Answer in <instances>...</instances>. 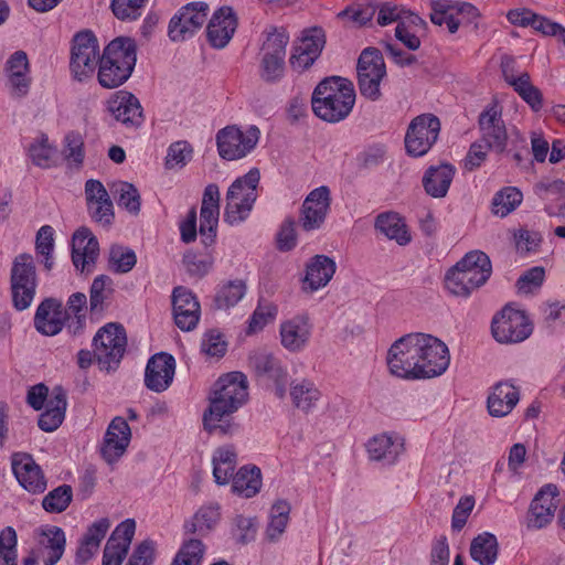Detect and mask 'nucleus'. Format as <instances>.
I'll use <instances>...</instances> for the list:
<instances>
[{
  "label": "nucleus",
  "mask_w": 565,
  "mask_h": 565,
  "mask_svg": "<svg viewBox=\"0 0 565 565\" xmlns=\"http://www.w3.org/2000/svg\"><path fill=\"white\" fill-rule=\"evenodd\" d=\"M248 399V381L242 372L221 376L209 395V407L203 413L204 429L213 436L231 437L239 433L241 426L234 414Z\"/></svg>",
  "instance_id": "1"
},
{
  "label": "nucleus",
  "mask_w": 565,
  "mask_h": 565,
  "mask_svg": "<svg viewBox=\"0 0 565 565\" xmlns=\"http://www.w3.org/2000/svg\"><path fill=\"white\" fill-rule=\"evenodd\" d=\"M355 97L351 81L341 76H330L316 86L311 96V108L319 119L337 124L349 117Z\"/></svg>",
  "instance_id": "2"
},
{
  "label": "nucleus",
  "mask_w": 565,
  "mask_h": 565,
  "mask_svg": "<svg viewBox=\"0 0 565 565\" xmlns=\"http://www.w3.org/2000/svg\"><path fill=\"white\" fill-rule=\"evenodd\" d=\"M136 51V42L130 38L119 36L108 43L99 58V85L113 89L126 83L137 62Z\"/></svg>",
  "instance_id": "3"
},
{
  "label": "nucleus",
  "mask_w": 565,
  "mask_h": 565,
  "mask_svg": "<svg viewBox=\"0 0 565 565\" xmlns=\"http://www.w3.org/2000/svg\"><path fill=\"white\" fill-rule=\"evenodd\" d=\"M491 273L489 256L481 250H472L447 271L445 286L454 296L468 297L487 282Z\"/></svg>",
  "instance_id": "4"
},
{
  "label": "nucleus",
  "mask_w": 565,
  "mask_h": 565,
  "mask_svg": "<svg viewBox=\"0 0 565 565\" xmlns=\"http://www.w3.org/2000/svg\"><path fill=\"white\" fill-rule=\"evenodd\" d=\"M259 76L266 83H277L285 75L286 46L289 34L284 28L270 26L264 31Z\"/></svg>",
  "instance_id": "5"
},
{
  "label": "nucleus",
  "mask_w": 565,
  "mask_h": 565,
  "mask_svg": "<svg viewBox=\"0 0 565 565\" xmlns=\"http://www.w3.org/2000/svg\"><path fill=\"white\" fill-rule=\"evenodd\" d=\"M38 287L36 268L31 254L22 253L14 257L10 269V289L13 307L23 311L28 309Z\"/></svg>",
  "instance_id": "6"
},
{
  "label": "nucleus",
  "mask_w": 565,
  "mask_h": 565,
  "mask_svg": "<svg viewBox=\"0 0 565 565\" xmlns=\"http://www.w3.org/2000/svg\"><path fill=\"white\" fill-rule=\"evenodd\" d=\"M127 347L125 328L119 323H107L93 339L94 358L99 367L114 371L118 367Z\"/></svg>",
  "instance_id": "7"
},
{
  "label": "nucleus",
  "mask_w": 565,
  "mask_h": 565,
  "mask_svg": "<svg viewBox=\"0 0 565 565\" xmlns=\"http://www.w3.org/2000/svg\"><path fill=\"white\" fill-rule=\"evenodd\" d=\"M533 332V323L523 310L507 305L491 321L493 339L501 344H516L525 341Z\"/></svg>",
  "instance_id": "8"
},
{
  "label": "nucleus",
  "mask_w": 565,
  "mask_h": 565,
  "mask_svg": "<svg viewBox=\"0 0 565 565\" xmlns=\"http://www.w3.org/2000/svg\"><path fill=\"white\" fill-rule=\"evenodd\" d=\"M99 45L90 31H82L74 35L71 46L70 70L75 79L83 82L90 78L99 66Z\"/></svg>",
  "instance_id": "9"
},
{
  "label": "nucleus",
  "mask_w": 565,
  "mask_h": 565,
  "mask_svg": "<svg viewBox=\"0 0 565 565\" xmlns=\"http://www.w3.org/2000/svg\"><path fill=\"white\" fill-rule=\"evenodd\" d=\"M418 334L409 333L396 340L387 353L390 372L401 379L419 380Z\"/></svg>",
  "instance_id": "10"
},
{
  "label": "nucleus",
  "mask_w": 565,
  "mask_h": 565,
  "mask_svg": "<svg viewBox=\"0 0 565 565\" xmlns=\"http://www.w3.org/2000/svg\"><path fill=\"white\" fill-rule=\"evenodd\" d=\"M356 73L361 95L370 100H377L381 97V82L386 75L381 51L375 47L364 49L358 60Z\"/></svg>",
  "instance_id": "11"
},
{
  "label": "nucleus",
  "mask_w": 565,
  "mask_h": 565,
  "mask_svg": "<svg viewBox=\"0 0 565 565\" xmlns=\"http://www.w3.org/2000/svg\"><path fill=\"white\" fill-rule=\"evenodd\" d=\"M30 143L28 156L32 163L42 169L58 167L67 162L68 167H79L84 160L83 143Z\"/></svg>",
  "instance_id": "12"
},
{
  "label": "nucleus",
  "mask_w": 565,
  "mask_h": 565,
  "mask_svg": "<svg viewBox=\"0 0 565 565\" xmlns=\"http://www.w3.org/2000/svg\"><path fill=\"white\" fill-rule=\"evenodd\" d=\"M418 334V355L420 379H431L441 375L449 366L450 356L447 345L439 339L426 334Z\"/></svg>",
  "instance_id": "13"
},
{
  "label": "nucleus",
  "mask_w": 565,
  "mask_h": 565,
  "mask_svg": "<svg viewBox=\"0 0 565 565\" xmlns=\"http://www.w3.org/2000/svg\"><path fill=\"white\" fill-rule=\"evenodd\" d=\"M207 4L191 2L182 7L170 20L169 38L173 42H183L198 32L206 21Z\"/></svg>",
  "instance_id": "14"
},
{
  "label": "nucleus",
  "mask_w": 565,
  "mask_h": 565,
  "mask_svg": "<svg viewBox=\"0 0 565 565\" xmlns=\"http://www.w3.org/2000/svg\"><path fill=\"white\" fill-rule=\"evenodd\" d=\"M331 196L327 185L313 189L305 199L299 215V226L305 232L318 231L330 211Z\"/></svg>",
  "instance_id": "15"
},
{
  "label": "nucleus",
  "mask_w": 565,
  "mask_h": 565,
  "mask_svg": "<svg viewBox=\"0 0 565 565\" xmlns=\"http://www.w3.org/2000/svg\"><path fill=\"white\" fill-rule=\"evenodd\" d=\"M313 324L308 313H298L279 326L281 345L291 353L303 351L312 335Z\"/></svg>",
  "instance_id": "16"
},
{
  "label": "nucleus",
  "mask_w": 565,
  "mask_h": 565,
  "mask_svg": "<svg viewBox=\"0 0 565 565\" xmlns=\"http://www.w3.org/2000/svg\"><path fill=\"white\" fill-rule=\"evenodd\" d=\"M557 487L548 483L540 489L530 504L526 516L529 529L540 530L550 524L558 505Z\"/></svg>",
  "instance_id": "17"
},
{
  "label": "nucleus",
  "mask_w": 565,
  "mask_h": 565,
  "mask_svg": "<svg viewBox=\"0 0 565 565\" xmlns=\"http://www.w3.org/2000/svg\"><path fill=\"white\" fill-rule=\"evenodd\" d=\"M173 318L182 331L193 330L201 317V307L195 295L183 286L175 287L172 292Z\"/></svg>",
  "instance_id": "18"
},
{
  "label": "nucleus",
  "mask_w": 565,
  "mask_h": 565,
  "mask_svg": "<svg viewBox=\"0 0 565 565\" xmlns=\"http://www.w3.org/2000/svg\"><path fill=\"white\" fill-rule=\"evenodd\" d=\"M12 472L19 484L30 493H42L47 482L41 467L31 455L18 452L11 458Z\"/></svg>",
  "instance_id": "19"
},
{
  "label": "nucleus",
  "mask_w": 565,
  "mask_h": 565,
  "mask_svg": "<svg viewBox=\"0 0 565 565\" xmlns=\"http://www.w3.org/2000/svg\"><path fill=\"white\" fill-rule=\"evenodd\" d=\"M67 327V312L61 300L55 298L44 299L36 308L34 327L43 335L53 337Z\"/></svg>",
  "instance_id": "20"
},
{
  "label": "nucleus",
  "mask_w": 565,
  "mask_h": 565,
  "mask_svg": "<svg viewBox=\"0 0 565 565\" xmlns=\"http://www.w3.org/2000/svg\"><path fill=\"white\" fill-rule=\"evenodd\" d=\"M110 115L127 128H137L143 121L142 107L139 99L126 90L116 92L107 102Z\"/></svg>",
  "instance_id": "21"
},
{
  "label": "nucleus",
  "mask_w": 565,
  "mask_h": 565,
  "mask_svg": "<svg viewBox=\"0 0 565 565\" xmlns=\"http://www.w3.org/2000/svg\"><path fill=\"white\" fill-rule=\"evenodd\" d=\"M85 196L92 218L104 226L111 225L115 218L114 205L104 184L98 180H87Z\"/></svg>",
  "instance_id": "22"
},
{
  "label": "nucleus",
  "mask_w": 565,
  "mask_h": 565,
  "mask_svg": "<svg viewBox=\"0 0 565 565\" xmlns=\"http://www.w3.org/2000/svg\"><path fill=\"white\" fill-rule=\"evenodd\" d=\"M514 60L504 57L501 63L504 81L513 87L518 95L534 110L539 111L543 107V96L541 90L531 83L529 73L522 72L516 75L513 71Z\"/></svg>",
  "instance_id": "23"
},
{
  "label": "nucleus",
  "mask_w": 565,
  "mask_h": 565,
  "mask_svg": "<svg viewBox=\"0 0 565 565\" xmlns=\"http://www.w3.org/2000/svg\"><path fill=\"white\" fill-rule=\"evenodd\" d=\"M175 371L174 358L166 352L151 356L145 371V385L147 388L161 393L172 383Z\"/></svg>",
  "instance_id": "24"
},
{
  "label": "nucleus",
  "mask_w": 565,
  "mask_h": 565,
  "mask_svg": "<svg viewBox=\"0 0 565 565\" xmlns=\"http://www.w3.org/2000/svg\"><path fill=\"white\" fill-rule=\"evenodd\" d=\"M131 439V430L122 417H115L107 427L102 446V456L108 463L116 462L125 452Z\"/></svg>",
  "instance_id": "25"
},
{
  "label": "nucleus",
  "mask_w": 565,
  "mask_h": 565,
  "mask_svg": "<svg viewBox=\"0 0 565 565\" xmlns=\"http://www.w3.org/2000/svg\"><path fill=\"white\" fill-rule=\"evenodd\" d=\"M99 254V244L92 232L78 228L72 238V262L77 270L90 273Z\"/></svg>",
  "instance_id": "26"
},
{
  "label": "nucleus",
  "mask_w": 565,
  "mask_h": 565,
  "mask_svg": "<svg viewBox=\"0 0 565 565\" xmlns=\"http://www.w3.org/2000/svg\"><path fill=\"white\" fill-rule=\"evenodd\" d=\"M520 401V388L510 381L494 384L487 398L488 412L492 417L509 415Z\"/></svg>",
  "instance_id": "27"
},
{
  "label": "nucleus",
  "mask_w": 565,
  "mask_h": 565,
  "mask_svg": "<svg viewBox=\"0 0 565 565\" xmlns=\"http://www.w3.org/2000/svg\"><path fill=\"white\" fill-rule=\"evenodd\" d=\"M237 26V20L233 10L228 7L218 9L212 15L207 29V40L215 49L225 47L232 39Z\"/></svg>",
  "instance_id": "28"
},
{
  "label": "nucleus",
  "mask_w": 565,
  "mask_h": 565,
  "mask_svg": "<svg viewBox=\"0 0 565 565\" xmlns=\"http://www.w3.org/2000/svg\"><path fill=\"white\" fill-rule=\"evenodd\" d=\"M456 168L448 162L429 166L423 175L422 184L427 195L434 199H443L447 195Z\"/></svg>",
  "instance_id": "29"
},
{
  "label": "nucleus",
  "mask_w": 565,
  "mask_h": 565,
  "mask_svg": "<svg viewBox=\"0 0 565 565\" xmlns=\"http://www.w3.org/2000/svg\"><path fill=\"white\" fill-rule=\"evenodd\" d=\"M8 87L11 95L22 97L28 94L31 78L29 76V60L23 51L14 52L6 64Z\"/></svg>",
  "instance_id": "30"
},
{
  "label": "nucleus",
  "mask_w": 565,
  "mask_h": 565,
  "mask_svg": "<svg viewBox=\"0 0 565 565\" xmlns=\"http://www.w3.org/2000/svg\"><path fill=\"white\" fill-rule=\"evenodd\" d=\"M337 269L335 262L326 255L313 256L306 266V276L302 280L305 291H317L332 279Z\"/></svg>",
  "instance_id": "31"
},
{
  "label": "nucleus",
  "mask_w": 565,
  "mask_h": 565,
  "mask_svg": "<svg viewBox=\"0 0 565 565\" xmlns=\"http://www.w3.org/2000/svg\"><path fill=\"white\" fill-rule=\"evenodd\" d=\"M366 450L371 460L391 466L403 452L404 444L396 435L380 434L367 441Z\"/></svg>",
  "instance_id": "32"
},
{
  "label": "nucleus",
  "mask_w": 565,
  "mask_h": 565,
  "mask_svg": "<svg viewBox=\"0 0 565 565\" xmlns=\"http://www.w3.org/2000/svg\"><path fill=\"white\" fill-rule=\"evenodd\" d=\"M66 407V392L62 386H55L46 402L44 412L39 416V428L46 433L56 430L65 418Z\"/></svg>",
  "instance_id": "33"
},
{
  "label": "nucleus",
  "mask_w": 565,
  "mask_h": 565,
  "mask_svg": "<svg viewBox=\"0 0 565 565\" xmlns=\"http://www.w3.org/2000/svg\"><path fill=\"white\" fill-rule=\"evenodd\" d=\"M38 552L47 551L42 555L43 565H55L63 556L66 545L64 531L55 525H50L41 530Z\"/></svg>",
  "instance_id": "34"
},
{
  "label": "nucleus",
  "mask_w": 565,
  "mask_h": 565,
  "mask_svg": "<svg viewBox=\"0 0 565 565\" xmlns=\"http://www.w3.org/2000/svg\"><path fill=\"white\" fill-rule=\"evenodd\" d=\"M440 120L433 114H422L409 122L404 141H437Z\"/></svg>",
  "instance_id": "35"
},
{
  "label": "nucleus",
  "mask_w": 565,
  "mask_h": 565,
  "mask_svg": "<svg viewBox=\"0 0 565 565\" xmlns=\"http://www.w3.org/2000/svg\"><path fill=\"white\" fill-rule=\"evenodd\" d=\"M374 227L387 238L396 241L398 245L403 246L411 242V235L403 218L395 212L380 213L375 218Z\"/></svg>",
  "instance_id": "36"
},
{
  "label": "nucleus",
  "mask_w": 565,
  "mask_h": 565,
  "mask_svg": "<svg viewBox=\"0 0 565 565\" xmlns=\"http://www.w3.org/2000/svg\"><path fill=\"white\" fill-rule=\"evenodd\" d=\"M237 188L235 185L232 191H227L226 193V205L224 209L223 220L231 226L238 225L243 223L249 216L254 203L257 199L253 192L247 194L245 200H241L237 196H233L234 190Z\"/></svg>",
  "instance_id": "37"
},
{
  "label": "nucleus",
  "mask_w": 565,
  "mask_h": 565,
  "mask_svg": "<svg viewBox=\"0 0 565 565\" xmlns=\"http://www.w3.org/2000/svg\"><path fill=\"white\" fill-rule=\"evenodd\" d=\"M249 365L259 376H267L273 381L287 379V369L281 361L266 351L255 352L249 356Z\"/></svg>",
  "instance_id": "38"
},
{
  "label": "nucleus",
  "mask_w": 565,
  "mask_h": 565,
  "mask_svg": "<svg viewBox=\"0 0 565 565\" xmlns=\"http://www.w3.org/2000/svg\"><path fill=\"white\" fill-rule=\"evenodd\" d=\"M232 492L244 497L253 498L262 487L260 469L256 466H244L232 477Z\"/></svg>",
  "instance_id": "39"
},
{
  "label": "nucleus",
  "mask_w": 565,
  "mask_h": 565,
  "mask_svg": "<svg viewBox=\"0 0 565 565\" xmlns=\"http://www.w3.org/2000/svg\"><path fill=\"white\" fill-rule=\"evenodd\" d=\"M499 544L494 534L483 532L470 545L471 558L480 565H493L498 558Z\"/></svg>",
  "instance_id": "40"
},
{
  "label": "nucleus",
  "mask_w": 565,
  "mask_h": 565,
  "mask_svg": "<svg viewBox=\"0 0 565 565\" xmlns=\"http://www.w3.org/2000/svg\"><path fill=\"white\" fill-rule=\"evenodd\" d=\"M290 397L298 409L309 413L321 397V393L309 380L294 381L290 384Z\"/></svg>",
  "instance_id": "41"
},
{
  "label": "nucleus",
  "mask_w": 565,
  "mask_h": 565,
  "mask_svg": "<svg viewBox=\"0 0 565 565\" xmlns=\"http://www.w3.org/2000/svg\"><path fill=\"white\" fill-rule=\"evenodd\" d=\"M237 456L231 447H221L215 450L212 458L213 477L218 486H225L235 475Z\"/></svg>",
  "instance_id": "42"
},
{
  "label": "nucleus",
  "mask_w": 565,
  "mask_h": 565,
  "mask_svg": "<svg viewBox=\"0 0 565 565\" xmlns=\"http://www.w3.org/2000/svg\"><path fill=\"white\" fill-rule=\"evenodd\" d=\"M479 126L483 141H505L509 138L501 114L495 106L480 114Z\"/></svg>",
  "instance_id": "43"
},
{
  "label": "nucleus",
  "mask_w": 565,
  "mask_h": 565,
  "mask_svg": "<svg viewBox=\"0 0 565 565\" xmlns=\"http://www.w3.org/2000/svg\"><path fill=\"white\" fill-rule=\"evenodd\" d=\"M220 520V508L217 504L202 507L192 518L184 524L185 534H195L204 536L207 534Z\"/></svg>",
  "instance_id": "44"
},
{
  "label": "nucleus",
  "mask_w": 565,
  "mask_h": 565,
  "mask_svg": "<svg viewBox=\"0 0 565 565\" xmlns=\"http://www.w3.org/2000/svg\"><path fill=\"white\" fill-rule=\"evenodd\" d=\"M247 286L243 279L227 280L218 286L214 303L217 309L235 307L246 295Z\"/></svg>",
  "instance_id": "45"
},
{
  "label": "nucleus",
  "mask_w": 565,
  "mask_h": 565,
  "mask_svg": "<svg viewBox=\"0 0 565 565\" xmlns=\"http://www.w3.org/2000/svg\"><path fill=\"white\" fill-rule=\"evenodd\" d=\"M523 194L515 186H504L492 198L491 212L501 218L508 216L522 203Z\"/></svg>",
  "instance_id": "46"
},
{
  "label": "nucleus",
  "mask_w": 565,
  "mask_h": 565,
  "mask_svg": "<svg viewBox=\"0 0 565 565\" xmlns=\"http://www.w3.org/2000/svg\"><path fill=\"white\" fill-rule=\"evenodd\" d=\"M87 305V297L83 292H75L68 297L65 312H67V329L68 331L77 335L82 332L86 316L84 309Z\"/></svg>",
  "instance_id": "47"
},
{
  "label": "nucleus",
  "mask_w": 565,
  "mask_h": 565,
  "mask_svg": "<svg viewBox=\"0 0 565 565\" xmlns=\"http://www.w3.org/2000/svg\"><path fill=\"white\" fill-rule=\"evenodd\" d=\"M290 504L285 500H279L270 509V521L266 529V535L269 541H277L285 532L289 521Z\"/></svg>",
  "instance_id": "48"
},
{
  "label": "nucleus",
  "mask_w": 565,
  "mask_h": 565,
  "mask_svg": "<svg viewBox=\"0 0 565 565\" xmlns=\"http://www.w3.org/2000/svg\"><path fill=\"white\" fill-rule=\"evenodd\" d=\"M113 193L117 203L130 214L137 215L141 207V198L138 189L129 182L119 181L113 185Z\"/></svg>",
  "instance_id": "49"
},
{
  "label": "nucleus",
  "mask_w": 565,
  "mask_h": 565,
  "mask_svg": "<svg viewBox=\"0 0 565 565\" xmlns=\"http://www.w3.org/2000/svg\"><path fill=\"white\" fill-rule=\"evenodd\" d=\"M220 207L201 206L200 236L205 248H210L216 238Z\"/></svg>",
  "instance_id": "50"
},
{
  "label": "nucleus",
  "mask_w": 565,
  "mask_h": 565,
  "mask_svg": "<svg viewBox=\"0 0 565 565\" xmlns=\"http://www.w3.org/2000/svg\"><path fill=\"white\" fill-rule=\"evenodd\" d=\"M406 20L413 24L423 22V20L417 14H414L405 10L403 7L392 2H385L379 9L377 23L382 26L388 25L393 22H397L398 24L399 22H405Z\"/></svg>",
  "instance_id": "51"
},
{
  "label": "nucleus",
  "mask_w": 565,
  "mask_h": 565,
  "mask_svg": "<svg viewBox=\"0 0 565 565\" xmlns=\"http://www.w3.org/2000/svg\"><path fill=\"white\" fill-rule=\"evenodd\" d=\"M431 13L430 21L436 25L446 24L448 31L454 34L460 26V21L451 11L450 0H429Z\"/></svg>",
  "instance_id": "52"
},
{
  "label": "nucleus",
  "mask_w": 565,
  "mask_h": 565,
  "mask_svg": "<svg viewBox=\"0 0 565 565\" xmlns=\"http://www.w3.org/2000/svg\"><path fill=\"white\" fill-rule=\"evenodd\" d=\"M137 263L136 254L132 249L113 245L108 255V268L117 274H126L130 271Z\"/></svg>",
  "instance_id": "53"
},
{
  "label": "nucleus",
  "mask_w": 565,
  "mask_h": 565,
  "mask_svg": "<svg viewBox=\"0 0 565 565\" xmlns=\"http://www.w3.org/2000/svg\"><path fill=\"white\" fill-rule=\"evenodd\" d=\"M277 313L278 308L276 305L269 301L259 300L257 307L249 317L247 333L255 334L262 331L267 324L276 319Z\"/></svg>",
  "instance_id": "54"
},
{
  "label": "nucleus",
  "mask_w": 565,
  "mask_h": 565,
  "mask_svg": "<svg viewBox=\"0 0 565 565\" xmlns=\"http://www.w3.org/2000/svg\"><path fill=\"white\" fill-rule=\"evenodd\" d=\"M204 552L201 540L189 539L183 542L171 565H201Z\"/></svg>",
  "instance_id": "55"
},
{
  "label": "nucleus",
  "mask_w": 565,
  "mask_h": 565,
  "mask_svg": "<svg viewBox=\"0 0 565 565\" xmlns=\"http://www.w3.org/2000/svg\"><path fill=\"white\" fill-rule=\"evenodd\" d=\"M73 499V490L68 484H62L50 491L42 501V507L46 512L61 513L65 511Z\"/></svg>",
  "instance_id": "56"
},
{
  "label": "nucleus",
  "mask_w": 565,
  "mask_h": 565,
  "mask_svg": "<svg viewBox=\"0 0 565 565\" xmlns=\"http://www.w3.org/2000/svg\"><path fill=\"white\" fill-rule=\"evenodd\" d=\"M0 565H18V535L12 526L0 531Z\"/></svg>",
  "instance_id": "57"
},
{
  "label": "nucleus",
  "mask_w": 565,
  "mask_h": 565,
  "mask_svg": "<svg viewBox=\"0 0 565 565\" xmlns=\"http://www.w3.org/2000/svg\"><path fill=\"white\" fill-rule=\"evenodd\" d=\"M183 263L190 275L203 277L212 269L214 256L209 249L204 254L189 250L183 256Z\"/></svg>",
  "instance_id": "58"
},
{
  "label": "nucleus",
  "mask_w": 565,
  "mask_h": 565,
  "mask_svg": "<svg viewBox=\"0 0 565 565\" xmlns=\"http://www.w3.org/2000/svg\"><path fill=\"white\" fill-rule=\"evenodd\" d=\"M260 136V130L255 125L248 126L245 130L236 125H230L217 131L216 141H258Z\"/></svg>",
  "instance_id": "59"
},
{
  "label": "nucleus",
  "mask_w": 565,
  "mask_h": 565,
  "mask_svg": "<svg viewBox=\"0 0 565 565\" xmlns=\"http://www.w3.org/2000/svg\"><path fill=\"white\" fill-rule=\"evenodd\" d=\"M324 44L326 35L323 30L321 28H311L302 32V36L300 38V42L297 46L317 60L320 56Z\"/></svg>",
  "instance_id": "60"
},
{
  "label": "nucleus",
  "mask_w": 565,
  "mask_h": 565,
  "mask_svg": "<svg viewBox=\"0 0 565 565\" xmlns=\"http://www.w3.org/2000/svg\"><path fill=\"white\" fill-rule=\"evenodd\" d=\"M260 180V172L257 168L250 169L246 174L243 177L237 178L228 188L227 191H232L235 185L237 188L234 190L235 193H233V196H237L241 200H245L247 198V194L249 195L250 192H253L255 195H257V185Z\"/></svg>",
  "instance_id": "61"
},
{
  "label": "nucleus",
  "mask_w": 565,
  "mask_h": 565,
  "mask_svg": "<svg viewBox=\"0 0 565 565\" xmlns=\"http://www.w3.org/2000/svg\"><path fill=\"white\" fill-rule=\"evenodd\" d=\"M193 157L191 143H170L166 156V168H183Z\"/></svg>",
  "instance_id": "62"
},
{
  "label": "nucleus",
  "mask_w": 565,
  "mask_h": 565,
  "mask_svg": "<svg viewBox=\"0 0 565 565\" xmlns=\"http://www.w3.org/2000/svg\"><path fill=\"white\" fill-rule=\"evenodd\" d=\"M147 0H113L111 10L122 21L136 20L141 15Z\"/></svg>",
  "instance_id": "63"
},
{
  "label": "nucleus",
  "mask_w": 565,
  "mask_h": 565,
  "mask_svg": "<svg viewBox=\"0 0 565 565\" xmlns=\"http://www.w3.org/2000/svg\"><path fill=\"white\" fill-rule=\"evenodd\" d=\"M113 279L107 275H99L94 278L89 289V306L90 311H96L102 307L107 298L106 292H110Z\"/></svg>",
  "instance_id": "64"
}]
</instances>
